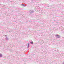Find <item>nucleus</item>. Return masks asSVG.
<instances>
[{
	"mask_svg": "<svg viewBox=\"0 0 64 64\" xmlns=\"http://www.w3.org/2000/svg\"><path fill=\"white\" fill-rule=\"evenodd\" d=\"M57 37H58V38H60V37L59 35H57Z\"/></svg>",
	"mask_w": 64,
	"mask_h": 64,
	"instance_id": "f257e3e1",
	"label": "nucleus"
},
{
	"mask_svg": "<svg viewBox=\"0 0 64 64\" xmlns=\"http://www.w3.org/2000/svg\"><path fill=\"white\" fill-rule=\"evenodd\" d=\"M2 55L1 54H0V57H2Z\"/></svg>",
	"mask_w": 64,
	"mask_h": 64,
	"instance_id": "f03ea898",
	"label": "nucleus"
},
{
	"mask_svg": "<svg viewBox=\"0 0 64 64\" xmlns=\"http://www.w3.org/2000/svg\"><path fill=\"white\" fill-rule=\"evenodd\" d=\"M30 43L31 44H33V42H30Z\"/></svg>",
	"mask_w": 64,
	"mask_h": 64,
	"instance_id": "7ed1b4c3",
	"label": "nucleus"
},
{
	"mask_svg": "<svg viewBox=\"0 0 64 64\" xmlns=\"http://www.w3.org/2000/svg\"><path fill=\"white\" fill-rule=\"evenodd\" d=\"M28 46L29 45V44H28Z\"/></svg>",
	"mask_w": 64,
	"mask_h": 64,
	"instance_id": "20e7f679",
	"label": "nucleus"
},
{
	"mask_svg": "<svg viewBox=\"0 0 64 64\" xmlns=\"http://www.w3.org/2000/svg\"><path fill=\"white\" fill-rule=\"evenodd\" d=\"M24 5V6L25 5Z\"/></svg>",
	"mask_w": 64,
	"mask_h": 64,
	"instance_id": "39448f33",
	"label": "nucleus"
}]
</instances>
